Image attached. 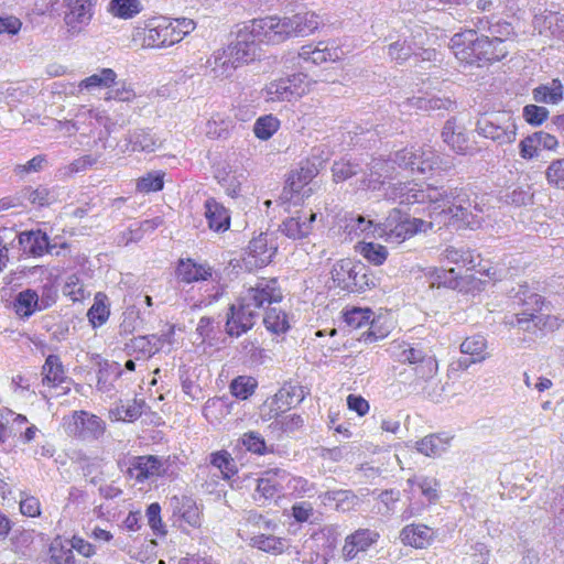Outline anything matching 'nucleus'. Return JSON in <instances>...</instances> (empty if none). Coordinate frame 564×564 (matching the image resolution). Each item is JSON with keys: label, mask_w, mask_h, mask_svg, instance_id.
Instances as JSON below:
<instances>
[{"label": "nucleus", "mask_w": 564, "mask_h": 564, "mask_svg": "<svg viewBox=\"0 0 564 564\" xmlns=\"http://www.w3.org/2000/svg\"><path fill=\"white\" fill-rule=\"evenodd\" d=\"M282 292L276 279H258L254 285L246 289L239 296L238 305L228 308L226 333L230 337H239L256 324L260 310L265 305L279 303Z\"/></svg>", "instance_id": "1"}, {"label": "nucleus", "mask_w": 564, "mask_h": 564, "mask_svg": "<svg viewBox=\"0 0 564 564\" xmlns=\"http://www.w3.org/2000/svg\"><path fill=\"white\" fill-rule=\"evenodd\" d=\"M235 39L227 46L228 53L241 65L261 56V44L276 45L268 17L253 19L237 25Z\"/></svg>", "instance_id": "2"}, {"label": "nucleus", "mask_w": 564, "mask_h": 564, "mask_svg": "<svg viewBox=\"0 0 564 564\" xmlns=\"http://www.w3.org/2000/svg\"><path fill=\"white\" fill-rule=\"evenodd\" d=\"M451 48L458 59L467 64L500 61L508 54L505 40L498 36H477L474 30L455 34L451 39Z\"/></svg>", "instance_id": "3"}, {"label": "nucleus", "mask_w": 564, "mask_h": 564, "mask_svg": "<svg viewBox=\"0 0 564 564\" xmlns=\"http://www.w3.org/2000/svg\"><path fill=\"white\" fill-rule=\"evenodd\" d=\"M272 40L281 44L292 37H304L313 34L322 24L319 15L313 11L297 12L293 15H269Z\"/></svg>", "instance_id": "4"}, {"label": "nucleus", "mask_w": 564, "mask_h": 564, "mask_svg": "<svg viewBox=\"0 0 564 564\" xmlns=\"http://www.w3.org/2000/svg\"><path fill=\"white\" fill-rule=\"evenodd\" d=\"M441 200L443 203V212L446 209L453 217L463 221L467 226L478 224V213L482 209L474 200L469 199L470 195L463 188H444L441 187Z\"/></svg>", "instance_id": "5"}, {"label": "nucleus", "mask_w": 564, "mask_h": 564, "mask_svg": "<svg viewBox=\"0 0 564 564\" xmlns=\"http://www.w3.org/2000/svg\"><path fill=\"white\" fill-rule=\"evenodd\" d=\"M333 279L338 285L350 292H362L370 285H375L373 278L368 274V269L361 262L345 259L333 269Z\"/></svg>", "instance_id": "6"}, {"label": "nucleus", "mask_w": 564, "mask_h": 564, "mask_svg": "<svg viewBox=\"0 0 564 564\" xmlns=\"http://www.w3.org/2000/svg\"><path fill=\"white\" fill-rule=\"evenodd\" d=\"M517 297L523 308L521 312L516 313L506 323L523 332L536 334L539 332V326L535 321L538 319V312L542 311L544 305L543 297L536 293L529 292L528 289L518 293Z\"/></svg>", "instance_id": "7"}, {"label": "nucleus", "mask_w": 564, "mask_h": 564, "mask_svg": "<svg viewBox=\"0 0 564 564\" xmlns=\"http://www.w3.org/2000/svg\"><path fill=\"white\" fill-rule=\"evenodd\" d=\"M64 427L69 436L93 441L105 433V422L97 415L86 411H74L68 417H64Z\"/></svg>", "instance_id": "8"}, {"label": "nucleus", "mask_w": 564, "mask_h": 564, "mask_svg": "<svg viewBox=\"0 0 564 564\" xmlns=\"http://www.w3.org/2000/svg\"><path fill=\"white\" fill-rule=\"evenodd\" d=\"M505 120L481 118L477 121V132L498 143L499 145L509 144L516 141L517 126L510 116L505 115Z\"/></svg>", "instance_id": "9"}, {"label": "nucleus", "mask_w": 564, "mask_h": 564, "mask_svg": "<svg viewBox=\"0 0 564 564\" xmlns=\"http://www.w3.org/2000/svg\"><path fill=\"white\" fill-rule=\"evenodd\" d=\"M127 474L137 482H144L147 479L160 477L165 474L164 462L153 455L134 456L129 460Z\"/></svg>", "instance_id": "10"}, {"label": "nucleus", "mask_w": 564, "mask_h": 564, "mask_svg": "<svg viewBox=\"0 0 564 564\" xmlns=\"http://www.w3.org/2000/svg\"><path fill=\"white\" fill-rule=\"evenodd\" d=\"M395 166L391 161L383 159H372L367 165V172L360 180L359 188L365 191H378L384 185L387 178H392Z\"/></svg>", "instance_id": "11"}, {"label": "nucleus", "mask_w": 564, "mask_h": 564, "mask_svg": "<svg viewBox=\"0 0 564 564\" xmlns=\"http://www.w3.org/2000/svg\"><path fill=\"white\" fill-rule=\"evenodd\" d=\"M315 175L316 169L313 164H306L305 166H301L299 170L292 172L286 180V185L284 186L280 198L284 202H289L294 199V195L299 196L296 197L297 200L308 196L312 189H303L310 184Z\"/></svg>", "instance_id": "12"}, {"label": "nucleus", "mask_w": 564, "mask_h": 564, "mask_svg": "<svg viewBox=\"0 0 564 564\" xmlns=\"http://www.w3.org/2000/svg\"><path fill=\"white\" fill-rule=\"evenodd\" d=\"M379 533L370 529H358L345 539L341 554L345 561H352L379 540Z\"/></svg>", "instance_id": "13"}, {"label": "nucleus", "mask_w": 564, "mask_h": 564, "mask_svg": "<svg viewBox=\"0 0 564 564\" xmlns=\"http://www.w3.org/2000/svg\"><path fill=\"white\" fill-rule=\"evenodd\" d=\"M297 56L303 62L321 65L326 62L339 61L341 51L337 46H329L325 42H318L315 46L313 44L303 45Z\"/></svg>", "instance_id": "14"}, {"label": "nucleus", "mask_w": 564, "mask_h": 564, "mask_svg": "<svg viewBox=\"0 0 564 564\" xmlns=\"http://www.w3.org/2000/svg\"><path fill=\"white\" fill-rule=\"evenodd\" d=\"M316 219V214L312 210L297 212L295 216L289 217L280 225V230L290 239L296 240L305 238L312 230V224Z\"/></svg>", "instance_id": "15"}, {"label": "nucleus", "mask_w": 564, "mask_h": 564, "mask_svg": "<svg viewBox=\"0 0 564 564\" xmlns=\"http://www.w3.org/2000/svg\"><path fill=\"white\" fill-rule=\"evenodd\" d=\"M442 138L443 141L458 154H468L474 150L465 129L456 124L455 118H451L445 122Z\"/></svg>", "instance_id": "16"}, {"label": "nucleus", "mask_w": 564, "mask_h": 564, "mask_svg": "<svg viewBox=\"0 0 564 564\" xmlns=\"http://www.w3.org/2000/svg\"><path fill=\"white\" fill-rule=\"evenodd\" d=\"M170 506L174 517H178L193 528L200 525V510L196 501L189 496H173Z\"/></svg>", "instance_id": "17"}, {"label": "nucleus", "mask_w": 564, "mask_h": 564, "mask_svg": "<svg viewBox=\"0 0 564 564\" xmlns=\"http://www.w3.org/2000/svg\"><path fill=\"white\" fill-rule=\"evenodd\" d=\"M67 6L68 12H66L65 22L73 33H78L91 19V1L67 0Z\"/></svg>", "instance_id": "18"}, {"label": "nucleus", "mask_w": 564, "mask_h": 564, "mask_svg": "<svg viewBox=\"0 0 564 564\" xmlns=\"http://www.w3.org/2000/svg\"><path fill=\"white\" fill-rule=\"evenodd\" d=\"M276 250L275 246H269L268 234H261L249 242L246 262L253 263L257 267H264L272 261Z\"/></svg>", "instance_id": "19"}, {"label": "nucleus", "mask_w": 564, "mask_h": 564, "mask_svg": "<svg viewBox=\"0 0 564 564\" xmlns=\"http://www.w3.org/2000/svg\"><path fill=\"white\" fill-rule=\"evenodd\" d=\"M432 227V223H426L419 218H410L406 216L398 228L389 229V234L384 237L387 242L401 243L420 231H426Z\"/></svg>", "instance_id": "20"}, {"label": "nucleus", "mask_w": 564, "mask_h": 564, "mask_svg": "<svg viewBox=\"0 0 564 564\" xmlns=\"http://www.w3.org/2000/svg\"><path fill=\"white\" fill-rule=\"evenodd\" d=\"M165 17L153 18L144 29L143 45L145 47L162 48L169 47V34Z\"/></svg>", "instance_id": "21"}, {"label": "nucleus", "mask_w": 564, "mask_h": 564, "mask_svg": "<svg viewBox=\"0 0 564 564\" xmlns=\"http://www.w3.org/2000/svg\"><path fill=\"white\" fill-rule=\"evenodd\" d=\"M176 275L185 283L206 281L213 276V268L206 263H196L192 259H181L176 268Z\"/></svg>", "instance_id": "22"}, {"label": "nucleus", "mask_w": 564, "mask_h": 564, "mask_svg": "<svg viewBox=\"0 0 564 564\" xmlns=\"http://www.w3.org/2000/svg\"><path fill=\"white\" fill-rule=\"evenodd\" d=\"M414 373L417 380H423L427 384L423 388L424 393L431 398L434 401H437L441 397V392L443 391V388H440V391H436V389L430 390L431 384H436L435 382V376L438 370V365L433 355H430L424 360H422L419 365H416L414 368Z\"/></svg>", "instance_id": "23"}, {"label": "nucleus", "mask_w": 564, "mask_h": 564, "mask_svg": "<svg viewBox=\"0 0 564 564\" xmlns=\"http://www.w3.org/2000/svg\"><path fill=\"white\" fill-rule=\"evenodd\" d=\"M241 64L235 61L228 50L225 48L223 52H216L210 58L207 59V67L214 78H228Z\"/></svg>", "instance_id": "24"}, {"label": "nucleus", "mask_w": 564, "mask_h": 564, "mask_svg": "<svg viewBox=\"0 0 564 564\" xmlns=\"http://www.w3.org/2000/svg\"><path fill=\"white\" fill-rule=\"evenodd\" d=\"M406 104L422 111H441V115L444 111H454L457 108L456 101L449 97H438L434 95L408 98Z\"/></svg>", "instance_id": "25"}, {"label": "nucleus", "mask_w": 564, "mask_h": 564, "mask_svg": "<svg viewBox=\"0 0 564 564\" xmlns=\"http://www.w3.org/2000/svg\"><path fill=\"white\" fill-rule=\"evenodd\" d=\"M441 187L426 186L423 188L422 185L416 183H405V189L401 204L411 205L415 203H424L430 200L434 204L441 200Z\"/></svg>", "instance_id": "26"}, {"label": "nucleus", "mask_w": 564, "mask_h": 564, "mask_svg": "<svg viewBox=\"0 0 564 564\" xmlns=\"http://www.w3.org/2000/svg\"><path fill=\"white\" fill-rule=\"evenodd\" d=\"M205 217L214 231H226L230 226L229 212L215 198L206 199L204 204Z\"/></svg>", "instance_id": "27"}, {"label": "nucleus", "mask_w": 564, "mask_h": 564, "mask_svg": "<svg viewBox=\"0 0 564 564\" xmlns=\"http://www.w3.org/2000/svg\"><path fill=\"white\" fill-rule=\"evenodd\" d=\"M19 245L25 253L34 257L42 256L44 252H51L52 248L47 235L41 230L21 232L19 235Z\"/></svg>", "instance_id": "28"}, {"label": "nucleus", "mask_w": 564, "mask_h": 564, "mask_svg": "<svg viewBox=\"0 0 564 564\" xmlns=\"http://www.w3.org/2000/svg\"><path fill=\"white\" fill-rule=\"evenodd\" d=\"M97 389L102 393H109L115 388V381L122 375L119 362L102 360L98 364Z\"/></svg>", "instance_id": "29"}, {"label": "nucleus", "mask_w": 564, "mask_h": 564, "mask_svg": "<svg viewBox=\"0 0 564 564\" xmlns=\"http://www.w3.org/2000/svg\"><path fill=\"white\" fill-rule=\"evenodd\" d=\"M487 340L482 335H473L470 337H466L464 341L460 344V352L465 355H470V361L466 359L459 360V366L467 367L469 364L481 362L487 358L486 354Z\"/></svg>", "instance_id": "30"}, {"label": "nucleus", "mask_w": 564, "mask_h": 564, "mask_svg": "<svg viewBox=\"0 0 564 564\" xmlns=\"http://www.w3.org/2000/svg\"><path fill=\"white\" fill-rule=\"evenodd\" d=\"M400 539L405 545L424 549L432 541L431 529L423 524H410L402 529Z\"/></svg>", "instance_id": "31"}, {"label": "nucleus", "mask_w": 564, "mask_h": 564, "mask_svg": "<svg viewBox=\"0 0 564 564\" xmlns=\"http://www.w3.org/2000/svg\"><path fill=\"white\" fill-rule=\"evenodd\" d=\"M116 78L117 74L111 68H102L98 73H95L84 79H82L78 85L77 89L78 93H82L84 90L93 91L95 89H102V88H111L113 85H116Z\"/></svg>", "instance_id": "32"}, {"label": "nucleus", "mask_w": 564, "mask_h": 564, "mask_svg": "<svg viewBox=\"0 0 564 564\" xmlns=\"http://www.w3.org/2000/svg\"><path fill=\"white\" fill-rule=\"evenodd\" d=\"M451 440L445 434H430L416 442V449L429 457L441 456L449 447Z\"/></svg>", "instance_id": "33"}, {"label": "nucleus", "mask_w": 564, "mask_h": 564, "mask_svg": "<svg viewBox=\"0 0 564 564\" xmlns=\"http://www.w3.org/2000/svg\"><path fill=\"white\" fill-rule=\"evenodd\" d=\"M443 257L451 263L456 264L458 268H466L473 270L479 263V254H476L470 249L457 248L454 246L447 247L443 251Z\"/></svg>", "instance_id": "34"}, {"label": "nucleus", "mask_w": 564, "mask_h": 564, "mask_svg": "<svg viewBox=\"0 0 564 564\" xmlns=\"http://www.w3.org/2000/svg\"><path fill=\"white\" fill-rule=\"evenodd\" d=\"M292 79L281 78L273 80L265 87L268 100L271 101H284L291 100L293 97L300 96L297 88L292 84Z\"/></svg>", "instance_id": "35"}, {"label": "nucleus", "mask_w": 564, "mask_h": 564, "mask_svg": "<svg viewBox=\"0 0 564 564\" xmlns=\"http://www.w3.org/2000/svg\"><path fill=\"white\" fill-rule=\"evenodd\" d=\"M161 224L162 219L159 217L134 224L133 226H130L127 230L118 235V237L116 238L117 243L127 246L130 242H138L143 238L145 231L154 230Z\"/></svg>", "instance_id": "36"}, {"label": "nucleus", "mask_w": 564, "mask_h": 564, "mask_svg": "<svg viewBox=\"0 0 564 564\" xmlns=\"http://www.w3.org/2000/svg\"><path fill=\"white\" fill-rule=\"evenodd\" d=\"M43 384L48 387H57L66 381L67 377L65 376L63 364L58 356L48 355L43 368Z\"/></svg>", "instance_id": "37"}, {"label": "nucleus", "mask_w": 564, "mask_h": 564, "mask_svg": "<svg viewBox=\"0 0 564 564\" xmlns=\"http://www.w3.org/2000/svg\"><path fill=\"white\" fill-rule=\"evenodd\" d=\"M305 398L303 387L297 384L285 383L274 395V402L278 410L285 411L293 405L301 403Z\"/></svg>", "instance_id": "38"}, {"label": "nucleus", "mask_w": 564, "mask_h": 564, "mask_svg": "<svg viewBox=\"0 0 564 564\" xmlns=\"http://www.w3.org/2000/svg\"><path fill=\"white\" fill-rule=\"evenodd\" d=\"M563 84L560 79H552L547 84L535 87L533 99L542 104H558L563 99Z\"/></svg>", "instance_id": "39"}, {"label": "nucleus", "mask_w": 564, "mask_h": 564, "mask_svg": "<svg viewBox=\"0 0 564 564\" xmlns=\"http://www.w3.org/2000/svg\"><path fill=\"white\" fill-rule=\"evenodd\" d=\"M51 564H79L82 558H76L67 540L56 538L50 546Z\"/></svg>", "instance_id": "40"}, {"label": "nucleus", "mask_w": 564, "mask_h": 564, "mask_svg": "<svg viewBox=\"0 0 564 564\" xmlns=\"http://www.w3.org/2000/svg\"><path fill=\"white\" fill-rule=\"evenodd\" d=\"M392 349V354L398 361L408 362L414 367L431 355L426 350L406 343L398 344Z\"/></svg>", "instance_id": "41"}, {"label": "nucleus", "mask_w": 564, "mask_h": 564, "mask_svg": "<svg viewBox=\"0 0 564 564\" xmlns=\"http://www.w3.org/2000/svg\"><path fill=\"white\" fill-rule=\"evenodd\" d=\"M128 141L133 151L153 152L160 144L159 139L145 129H134L129 132Z\"/></svg>", "instance_id": "42"}, {"label": "nucleus", "mask_w": 564, "mask_h": 564, "mask_svg": "<svg viewBox=\"0 0 564 564\" xmlns=\"http://www.w3.org/2000/svg\"><path fill=\"white\" fill-rule=\"evenodd\" d=\"M39 303V296L33 290H25L20 292L13 302V308L15 313L22 317H30L36 310Z\"/></svg>", "instance_id": "43"}, {"label": "nucleus", "mask_w": 564, "mask_h": 564, "mask_svg": "<svg viewBox=\"0 0 564 564\" xmlns=\"http://www.w3.org/2000/svg\"><path fill=\"white\" fill-rule=\"evenodd\" d=\"M356 251L375 265L382 264L389 254L384 246L375 242H359L356 246Z\"/></svg>", "instance_id": "44"}, {"label": "nucleus", "mask_w": 564, "mask_h": 564, "mask_svg": "<svg viewBox=\"0 0 564 564\" xmlns=\"http://www.w3.org/2000/svg\"><path fill=\"white\" fill-rule=\"evenodd\" d=\"M408 484L410 486H416L430 503L436 502L440 498V482L436 478L419 476L409 478Z\"/></svg>", "instance_id": "45"}, {"label": "nucleus", "mask_w": 564, "mask_h": 564, "mask_svg": "<svg viewBox=\"0 0 564 564\" xmlns=\"http://www.w3.org/2000/svg\"><path fill=\"white\" fill-rule=\"evenodd\" d=\"M252 546L268 553L282 554L288 547L286 540L274 535L259 534L251 539Z\"/></svg>", "instance_id": "46"}, {"label": "nucleus", "mask_w": 564, "mask_h": 564, "mask_svg": "<svg viewBox=\"0 0 564 564\" xmlns=\"http://www.w3.org/2000/svg\"><path fill=\"white\" fill-rule=\"evenodd\" d=\"M417 44L408 40H398L388 46V54L398 64H403L411 56L416 55Z\"/></svg>", "instance_id": "47"}, {"label": "nucleus", "mask_w": 564, "mask_h": 564, "mask_svg": "<svg viewBox=\"0 0 564 564\" xmlns=\"http://www.w3.org/2000/svg\"><path fill=\"white\" fill-rule=\"evenodd\" d=\"M280 128V121L272 115L259 117L253 124L254 135L263 141L269 140Z\"/></svg>", "instance_id": "48"}, {"label": "nucleus", "mask_w": 564, "mask_h": 564, "mask_svg": "<svg viewBox=\"0 0 564 564\" xmlns=\"http://www.w3.org/2000/svg\"><path fill=\"white\" fill-rule=\"evenodd\" d=\"M263 324L268 330L274 334L284 333L289 328L285 313L276 307H270L265 312Z\"/></svg>", "instance_id": "49"}, {"label": "nucleus", "mask_w": 564, "mask_h": 564, "mask_svg": "<svg viewBox=\"0 0 564 564\" xmlns=\"http://www.w3.org/2000/svg\"><path fill=\"white\" fill-rule=\"evenodd\" d=\"M210 463L221 471L226 479H229L237 473L236 462L226 451L213 453L210 455Z\"/></svg>", "instance_id": "50"}, {"label": "nucleus", "mask_w": 564, "mask_h": 564, "mask_svg": "<svg viewBox=\"0 0 564 564\" xmlns=\"http://www.w3.org/2000/svg\"><path fill=\"white\" fill-rule=\"evenodd\" d=\"M87 316L94 327L102 325L109 317V308L106 304V296L98 293Z\"/></svg>", "instance_id": "51"}, {"label": "nucleus", "mask_w": 564, "mask_h": 564, "mask_svg": "<svg viewBox=\"0 0 564 564\" xmlns=\"http://www.w3.org/2000/svg\"><path fill=\"white\" fill-rule=\"evenodd\" d=\"M356 496L349 490L327 491L324 495V503L335 502V508L341 511L349 510L354 507Z\"/></svg>", "instance_id": "52"}, {"label": "nucleus", "mask_w": 564, "mask_h": 564, "mask_svg": "<svg viewBox=\"0 0 564 564\" xmlns=\"http://www.w3.org/2000/svg\"><path fill=\"white\" fill-rule=\"evenodd\" d=\"M112 13L122 19H131L138 14L142 7L139 0H111Z\"/></svg>", "instance_id": "53"}, {"label": "nucleus", "mask_w": 564, "mask_h": 564, "mask_svg": "<svg viewBox=\"0 0 564 564\" xmlns=\"http://www.w3.org/2000/svg\"><path fill=\"white\" fill-rule=\"evenodd\" d=\"M408 215L398 208H393L384 221L376 224L375 230H372L373 237L384 238L389 234V229L398 228L400 221H402Z\"/></svg>", "instance_id": "54"}, {"label": "nucleus", "mask_w": 564, "mask_h": 564, "mask_svg": "<svg viewBox=\"0 0 564 564\" xmlns=\"http://www.w3.org/2000/svg\"><path fill=\"white\" fill-rule=\"evenodd\" d=\"M545 178L549 185L564 191V156L550 163L545 170Z\"/></svg>", "instance_id": "55"}, {"label": "nucleus", "mask_w": 564, "mask_h": 564, "mask_svg": "<svg viewBox=\"0 0 564 564\" xmlns=\"http://www.w3.org/2000/svg\"><path fill=\"white\" fill-rule=\"evenodd\" d=\"M458 276L459 272H457L455 268H452L449 270L434 269V271L431 274V284L455 289L458 285Z\"/></svg>", "instance_id": "56"}, {"label": "nucleus", "mask_w": 564, "mask_h": 564, "mask_svg": "<svg viewBox=\"0 0 564 564\" xmlns=\"http://www.w3.org/2000/svg\"><path fill=\"white\" fill-rule=\"evenodd\" d=\"M164 174L161 172H150L140 177L137 182V191L140 193H151L161 191L164 186Z\"/></svg>", "instance_id": "57"}, {"label": "nucleus", "mask_w": 564, "mask_h": 564, "mask_svg": "<svg viewBox=\"0 0 564 564\" xmlns=\"http://www.w3.org/2000/svg\"><path fill=\"white\" fill-rule=\"evenodd\" d=\"M333 176L336 182H343L346 181L360 172H364V169L360 166V164L356 162H335L332 167Z\"/></svg>", "instance_id": "58"}, {"label": "nucleus", "mask_w": 564, "mask_h": 564, "mask_svg": "<svg viewBox=\"0 0 564 564\" xmlns=\"http://www.w3.org/2000/svg\"><path fill=\"white\" fill-rule=\"evenodd\" d=\"M257 387V381L251 377L240 376L230 383L231 393L241 400L251 395Z\"/></svg>", "instance_id": "59"}, {"label": "nucleus", "mask_w": 564, "mask_h": 564, "mask_svg": "<svg viewBox=\"0 0 564 564\" xmlns=\"http://www.w3.org/2000/svg\"><path fill=\"white\" fill-rule=\"evenodd\" d=\"M279 473L280 470H268L264 477L258 479L257 491L265 499H272L279 491V484L274 479Z\"/></svg>", "instance_id": "60"}, {"label": "nucleus", "mask_w": 564, "mask_h": 564, "mask_svg": "<svg viewBox=\"0 0 564 564\" xmlns=\"http://www.w3.org/2000/svg\"><path fill=\"white\" fill-rule=\"evenodd\" d=\"M371 318L372 312L369 308L355 307L345 314V322L354 329L369 325Z\"/></svg>", "instance_id": "61"}, {"label": "nucleus", "mask_w": 564, "mask_h": 564, "mask_svg": "<svg viewBox=\"0 0 564 564\" xmlns=\"http://www.w3.org/2000/svg\"><path fill=\"white\" fill-rule=\"evenodd\" d=\"M25 198L39 207L48 206L56 202L54 191L45 186H40L35 189H28Z\"/></svg>", "instance_id": "62"}, {"label": "nucleus", "mask_w": 564, "mask_h": 564, "mask_svg": "<svg viewBox=\"0 0 564 564\" xmlns=\"http://www.w3.org/2000/svg\"><path fill=\"white\" fill-rule=\"evenodd\" d=\"M541 149L535 132L523 138L519 143V154L524 160L539 156Z\"/></svg>", "instance_id": "63"}, {"label": "nucleus", "mask_w": 564, "mask_h": 564, "mask_svg": "<svg viewBox=\"0 0 564 564\" xmlns=\"http://www.w3.org/2000/svg\"><path fill=\"white\" fill-rule=\"evenodd\" d=\"M230 121L212 118L206 123V134L210 139H226L229 135Z\"/></svg>", "instance_id": "64"}]
</instances>
